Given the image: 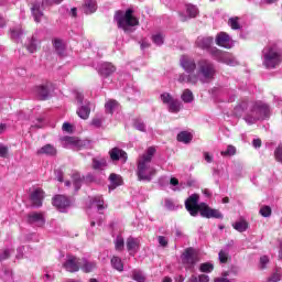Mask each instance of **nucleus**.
<instances>
[{"label": "nucleus", "mask_w": 282, "mask_h": 282, "mask_svg": "<svg viewBox=\"0 0 282 282\" xmlns=\"http://www.w3.org/2000/svg\"><path fill=\"white\" fill-rule=\"evenodd\" d=\"M215 74H217V69L215 68V64L208 59H199L197 62V72L196 74L186 75L184 73L180 74L177 77V82L184 85L185 83L189 85H197V83H210L213 78H215Z\"/></svg>", "instance_id": "nucleus-1"}, {"label": "nucleus", "mask_w": 282, "mask_h": 282, "mask_svg": "<svg viewBox=\"0 0 282 282\" xmlns=\"http://www.w3.org/2000/svg\"><path fill=\"white\" fill-rule=\"evenodd\" d=\"M185 208L192 217H197L200 213L206 219H224V214L219 209H213L207 204H199V195L193 194L185 200Z\"/></svg>", "instance_id": "nucleus-2"}, {"label": "nucleus", "mask_w": 282, "mask_h": 282, "mask_svg": "<svg viewBox=\"0 0 282 282\" xmlns=\"http://www.w3.org/2000/svg\"><path fill=\"white\" fill-rule=\"evenodd\" d=\"M154 155L155 148H149L144 154L139 156L137 164V177L139 182H151L158 175V170L151 163Z\"/></svg>", "instance_id": "nucleus-3"}, {"label": "nucleus", "mask_w": 282, "mask_h": 282, "mask_svg": "<svg viewBox=\"0 0 282 282\" xmlns=\"http://www.w3.org/2000/svg\"><path fill=\"white\" fill-rule=\"evenodd\" d=\"M261 61L264 69H276L282 63V52L274 45L265 46L262 50Z\"/></svg>", "instance_id": "nucleus-4"}, {"label": "nucleus", "mask_w": 282, "mask_h": 282, "mask_svg": "<svg viewBox=\"0 0 282 282\" xmlns=\"http://www.w3.org/2000/svg\"><path fill=\"white\" fill-rule=\"evenodd\" d=\"M115 21H117L118 28L123 30L126 34H131L133 28L139 25L140 21L133 15V9H128L124 11H117L115 14Z\"/></svg>", "instance_id": "nucleus-5"}, {"label": "nucleus", "mask_w": 282, "mask_h": 282, "mask_svg": "<svg viewBox=\"0 0 282 282\" xmlns=\"http://www.w3.org/2000/svg\"><path fill=\"white\" fill-rule=\"evenodd\" d=\"M270 118V107L263 102H257L250 113L245 117L247 124H254L258 120Z\"/></svg>", "instance_id": "nucleus-6"}, {"label": "nucleus", "mask_w": 282, "mask_h": 282, "mask_svg": "<svg viewBox=\"0 0 282 282\" xmlns=\"http://www.w3.org/2000/svg\"><path fill=\"white\" fill-rule=\"evenodd\" d=\"M181 261L186 270H193L197 262L199 261V257L197 256V251L194 248H187L181 254Z\"/></svg>", "instance_id": "nucleus-7"}, {"label": "nucleus", "mask_w": 282, "mask_h": 282, "mask_svg": "<svg viewBox=\"0 0 282 282\" xmlns=\"http://www.w3.org/2000/svg\"><path fill=\"white\" fill-rule=\"evenodd\" d=\"M210 54L213 58L219 61V63H225V65H229V67H236V65H239V61H237V57H235L230 53L219 51L218 48H212Z\"/></svg>", "instance_id": "nucleus-8"}, {"label": "nucleus", "mask_w": 282, "mask_h": 282, "mask_svg": "<svg viewBox=\"0 0 282 282\" xmlns=\"http://www.w3.org/2000/svg\"><path fill=\"white\" fill-rule=\"evenodd\" d=\"M54 90V84L45 82L44 84L37 85L33 88V94L40 98V100H47L51 91Z\"/></svg>", "instance_id": "nucleus-9"}, {"label": "nucleus", "mask_w": 282, "mask_h": 282, "mask_svg": "<svg viewBox=\"0 0 282 282\" xmlns=\"http://www.w3.org/2000/svg\"><path fill=\"white\" fill-rule=\"evenodd\" d=\"M181 67L191 76V74H196L195 70L197 69V63H195V59L191 56L183 55L180 59Z\"/></svg>", "instance_id": "nucleus-10"}, {"label": "nucleus", "mask_w": 282, "mask_h": 282, "mask_svg": "<svg viewBox=\"0 0 282 282\" xmlns=\"http://www.w3.org/2000/svg\"><path fill=\"white\" fill-rule=\"evenodd\" d=\"M80 265H83L80 259L74 256H67L66 263L63 264V268H65L67 272H78V270H80Z\"/></svg>", "instance_id": "nucleus-11"}, {"label": "nucleus", "mask_w": 282, "mask_h": 282, "mask_svg": "<svg viewBox=\"0 0 282 282\" xmlns=\"http://www.w3.org/2000/svg\"><path fill=\"white\" fill-rule=\"evenodd\" d=\"M216 45L219 47H225L226 50H230L235 43L232 42V39H230V35L226 32H220L216 35Z\"/></svg>", "instance_id": "nucleus-12"}, {"label": "nucleus", "mask_w": 282, "mask_h": 282, "mask_svg": "<svg viewBox=\"0 0 282 282\" xmlns=\"http://www.w3.org/2000/svg\"><path fill=\"white\" fill-rule=\"evenodd\" d=\"M44 198L45 192H43L42 188H35L30 195L32 206H34L35 208H41L43 206Z\"/></svg>", "instance_id": "nucleus-13"}, {"label": "nucleus", "mask_w": 282, "mask_h": 282, "mask_svg": "<svg viewBox=\"0 0 282 282\" xmlns=\"http://www.w3.org/2000/svg\"><path fill=\"white\" fill-rule=\"evenodd\" d=\"M69 198L64 195H57L53 198V206H56L59 213H65L66 208H69Z\"/></svg>", "instance_id": "nucleus-14"}, {"label": "nucleus", "mask_w": 282, "mask_h": 282, "mask_svg": "<svg viewBox=\"0 0 282 282\" xmlns=\"http://www.w3.org/2000/svg\"><path fill=\"white\" fill-rule=\"evenodd\" d=\"M29 224L37 226L39 228L45 226V215L43 213L33 212L28 215Z\"/></svg>", "instance_id": "nucleus-15"}, {"label": "nucleus", "mask_w": 282, "mask_h": 282, "mask_svg": "<svg viewBox=\"0 0 282 282\" xmlns=\"http://www.w3.org/2000/svg\"><path fill=\"white\" fill-rule=\"evenodd\" d=\"M61 144L64 149H76L82 147L83 141L78 140L76 137H63L61 138Z\"/></svg>", "instance_id": "nucleus-16"}, {"label": "nucleus", "mask_w": 282, "mask_h": 282, "mask_svg": "<svg viewBox=\"0 0 282 282\" xmlns=\"http://www.w3.org/2000/svg\"><path fill=\"white\" fill-rule=\"evenodd\" d=\"M109 155H110V160H112V162H118L121 160L124 163L128 160L127 152H124L120 148H112L109 151Z\"/></svg>", "instance_id": "nucleus-17"}, {"label": "nucleus", "mask_w": 282, "mask_h": 282, "mask_svg": "<svg viewBox=\"0 0 282 282\" xmlns=\"http://www.w3.org/2000/svg\"><path fill=\"white\" fill-rule=\"evenodd\" d=\"M213 41L214 40L210 36H198L196 40V45L200 50H207L210 54L212 50H217V47H210V45H213Z\"/></svg>", "instance_id": "nucleus-18"}, {"label": "nucleus", "mask_w": 282, "mask_h": 282, "mask_svg": "<svg viewBox=\"0 0 282 282\" xmlns=\"http://www.w3.org/2000/svg\"><path fill=\"white\" fill-rule=\"evenodd\" d=\"M127 250L130 252L131 257H135L140 250V240L133 237H129L126 242Z\"/></svg>", "instance_id": "nucleus-19"}, {"label": "nucleus", "mask_w": 282, "mask_h": 282, "mask_svg": "<svg viewBox=\"0 0 282 282\" xmlns=\"http://www.w3.org/2000/svg\"><path fill=\"white\" fill-rule=\"evenodd\" d=\"M98 72L101 76H105L107 78V76H111V74L116 72V66L111 63L105 62L99 65Z\"/></svg>", "instance_id": "nucleus-20"}, {"label": "nucleus", "mask_w": 282, "mask_h": 282, "mask_svg": "<svg viewBox=\"0 0 282 282\" xmlns=\"http://www.w3.org/2000/svg\"><path fill=\"white\" fill-rule=\"evenodd\" d=\"M83 10L85 14H94V12L98 10V4L96 3V0H85Z\"/></svg>", "instance_id": "nucleus-21"}, {"label": "nucleus", "mask_w": 282, "mask_h": 282, "mask_svg": "<svg viewBox=\"0 0 282 282\" xmlns=\"http://www.w3.org/2000/svg\"><path fill=\"white\" fill-rule=\"evenodd\" d=\"M109 180H110L109 191H116L118 186H122V176L112 173L110 174Z\"/></svg>", "instance_id": "nucleus-22"}, {"label": "nucleus", "mask_w": 282, "mask_h": 282, "mask_svg": "<svg viewBox=\"0 0 282 282\" xmlns=\"http://www.w3.org/2000/svg\"><path fill=\"white\" fill-rule=\"evenodd\" d=\"M80 270H83V272H94V270H96V262L94 261H88L87 259H80Z\"/></svg>", "instance_id": "nucleus-23"}, {"label": "nucleus", "mask_w": 282, "mask_h": 282, "mask_svg": "<svg viewBox=\"0 0 282 282\" xmlns=\"http://www.w3.org/2000/svg\"><path fill=\"white\" fill-rule=\"evenodd\" d=\"M53 47L58 56H65V43H63V40H53Z\"/></svg>", "instance_id": "nucleus-24"}, {"label": "nucleus", "mask_w": 282, "mask_h": 282, "mask_svg": "<svg viewBox=\"0 0 282 282\" xmlns=\"http://www.w3.org/2000/svg\"><path fill=\"white\" fill-rule=\"evenodd\" d=\"M37 155H56V148L52 144H46L37 150Z\"/></svg>", "instance_id": "nucleus-25"}, {"label": "nucleus", "mask_w": 282, "mask_h": 282, "mask_svg": "<svg viewBox=\"0 0 282 282\" xmlns=\"http://www.w3.org/2000/svg\"><path fill=\"white\" fill-rule=\"evenodd\" d=\"M90 113H91V108H89V104H86L85 106H82L80 108L77 109V116L82 118V120H87Z\"/></svg>", "instance_id": "nucleus-26"}, {"label": "nucleus", "mask_w": 282, "mask_h": 282, "mask_svg": "<svg viewBox=\"0 0 282 282\" xmlns=\"http://www.w3.org/2000/svg\"><path fill=\"white\" fill-rule=\"evenodd\" d=\"M31 12L33 14L35 23H41V19H43V11H41V6L33 4L31 8Z\"/></svg>", "instance_id": "nucleus-27"}, {"label": "nucleus", "mask_w": 282, "mask_h": 282, "mask_svg": "<svg viewBox=\"0 0 282 282\" xmlns=\"http://www.w3.org/2000/svg\"><path fill=\"white\" fill-rule=\"evenodd\" d=\"M234 230H237V232H246L248 230V221L245 219L237 220L232 224Z\"/></svg>", "instance_id": "nucleus-28"}, {"label": "nucleus", "mask_w": 282, "mask_h": 282, "mask_svg": "<svg viewBox=\"0 0 282 282\" xmlns=\"http://www.w3.org/2000/svg\"><path fill=\"white\" fill-rule=\"evenodd\" d=\"M25 47L28 52H30V54H34V52L39 50V40H36L35 37L28 40Z\"/></svg>", "instance_id": "nucleus-29"}, {"label": "nucleus", "mask_w": 282, "mask_h": 282, "mask_svg": "<svg viewBox=\"0 0 282 282\" xmlns=\"http://www.w3.org/2000/svg\"><path fill=\"white\" fill-rule=\"evenodd\" d=\"M192 140H193V134H191V132L182 131L177 134V141L183 142L184 144L191 143Z\"/></svg>", "instance_id": "nucleus-30"}, {"label": "nucleus", "mask_w": 282, "mask_h": 282, "mask_svg": "<svg viewBox=\"0 0 282 282\" xmlns=\"http://www.w3.org/2000/svg\"><path fill=\"white\" fill-rule=\"evenodd\" d=\"M181 100H183V102L191 104L195 100V96L191 89H185L181 95Z\"/></svg>", "instance_id": "nucleus-31"}, {"label": "nucleus", "mask_w": 282, "mask_h": 282, "mask_svg": "<svg viewBox=\"0 0 282 282\" xmlns=\"http://www.w3.org/2000/svg\"><path fill=\"white\" fill-rule=\"evenodd\" d=\"M111 265L115 268V270H118V272H122L124 270V264L122 263V259L119 257H112L111 259Z\"/></svg>", "instance_id": "nucleus-32"}, {"label": "nucleus", "mask_w": 282, "mask_h": 282, "mask_svg": "<svg viewBox=\"0 0 282 282\" xmlns=\"http://www.w3.org/2000/svg\"><path fill=\"white\" fill-rule=\"evenodd\" d=\"M132 279H133V281H137V282H145L147 281V276L140 269L132 270Z\"/></svg>", "instance_id": "nucleus-33"}, {"label": "nucleus", "mask_w": 282, "mask_h": 282, "mask_svg": "<svg viewBox=\"0 0 282 282\" xmlns=\"http://www.w3.org/2000/svg\"><path fill=\"white\" fill-rule=\"evenodd\" d=\"M218 259L220 263L230 261V251L228 249H221L218 253Z\"/></svg>", "instance_id": "nucleus-34"}, {"label": "nucleus", "mask_w": 282, "mask_h": 282, "mask_svg": "<svg viewBox=\"0 0 282 282\" xmlns=\"http://www.w3.org/2000/svg\"><path fill=\"white\" fill-rule=\"evenodd\" d=\"M105 109L107 113H113L118 109V101L110 99L105 104Z\"/></svg>", "instance_id": "nucleus-35"}, {"label": "nucleus", "mask_w": 282, "mask_h": 282, "mask_svg": "<svg viewBox=\"0 0 282 282\" xmlns=\"http://www.w3.org/2000/svg\"><path fill=\"white\" fill-rule=\"evenodd\" d=\"M21 36H23V30L21 26L11 30V39L12 41L19 42L21 41Z\"/></svg>", "instance_id": "nucleus-36"}, {"label": "nucleus", "mask_w": 282, "mask_h": 282, "mask_svg": "<svg viewBox=\"0 0 282 282\" xmlns=\"http://www.w3.org/2000/svg\"><path fill=\"white\" fill-rule=\"evenodd\" d=\"M169 111L171 113H178L180 109H182V104L177 99H174L169 106H167Z\"/></svg>", "instance_id": "nucleus-37"}, {"label": "nucleus", "mask_w": 282, "mask_h": 282, "mask_svg": "<svg viewBox=\"0 0 282 282\" xmlns=\"http://www.w3.org/2000/svg\"><path fill=\"white\" fill-rule=\"evenodd\" d=\"M105 166H107V161L105 159H94L93 160V169H95V171H100L102 169H105Z\"/></svg>", "instance_id": "nucleus-38"}, {"label": "nucleus", "mask_w": 282, "mask_h": 282, "mask_svg": "<svg viewBox=\"0 0 282 282\" xmlns=\"http://www.w3.org/2000/svg\"><path fill=\"white\" fill-rule=\"evenodd\" d=\"M215 270V265L212 262H204L199 265V271L210 274Z\"/></svg>", "instance_id": "nucleus-39"}, {"label": "nucleus", "mask_w": 282, "mask_h": 282, "mask_svg": "<svg viewBox=\"0 0 282 282\" xmlns=\"http://www.w3.org/2000/svg\"><path fill=\"white\" fill-rule=\"evenodd\" d=\"M93 206H96L98 210L105 209V200L102 199V196H95L91 202Z\"/></svg>", "instance_id": "nucleus-40"}, {"label": "nucleus", "mask_w": 282, "mask_h": 282, "mask_svg": "<svg viewBox=\"0 0 282 282\" xmlns=\"http://www.w3.org/2000/svg\"><path fill=\"white\" fill-rule=\"evenodd\" d=\"M186 12L188 14V19H195V17H197V14H199V10L197 9V7H195L193 4L186 6Z\"/></svg>", "instance_id": "nucleus-41"}, {"label": "nucleus", "mask_w": 282, "mask_h": 282, "mask_svg": "<svg viewBox=\"0 0 282 282\" xmlns=\"http://www.w3.org/2000/svg\"><path fill=\"white\" fill-rule=\"evenodd\" d=\"M115 248L119 252H122V250H124V238L122 236H117L115 240Z\"/></svg>", "instance_id": "nucleus-42"}, {"label": "nucleus", "mask_w": 282, "mask_h": 282, "mask_svg": "<svg viewBox=\"0 0 282 282\" xmlns=\"http://www.w3.org/2000/svg\"><path fill=\"white\" fill-rule=\"evenodd\" d=\"M73 184H74L75 191H80V186H83V178L78 173L73 174Z\"/></svg>", "instance_id": "nucleus-43"}, {"label": "nucleus", "mask_w": 282, "mask_h": 282, "mask_svg": "<svg viewBox=\"0 0 282 282\" xmlns=\"http://www.w3.org/2000/svg\"><path fill=\"white\" fill-rule=\"evenodd\" d=\"M152 43H154V45H164V35L162 33H156L154 35H152Z\"/></svg>", "instance_id": "nucleus-44"}, {"label": "nucleus", "mask_w": 282, "mask_h": 282, "mask_svg": "<svg viewBox=\"0 0 282 282\" xmlns=\"http://www.w3.org/2000/svg\"><path fill=\"white\" fill-rule=\"evenodd\" d=\"M235 153H237V148L234 145H228L226 151L220 152V155H223V158H228L230 155H235Z\"/></svg>", "instance_id": "nucleus-45"}, {"label": "nucleus", "mask_w": 282, "mask_h": 282, "mask_svg": "<svg viewBox=\"0 0 282 282\" xmlns=\"http://www.w3.org/2000/svg\"><path fill=\"white\" fill-rule=\"evenodd\" d=\"M0 276L2 280H4L6 282H13L14 278L12 276V271L10 270H4L0 273Z\"/></svg>", "instance_id": "nucleus-46"}, {"label": "nucleus", "mask_w": 282, "mask_h": 282, "mask_svg": "<svg viewBox=\"0 0 282 282\" xmlns=\"http://www.w3.org/2000/svg\"><path fill=\"white\" fill-rule=\"evenodd\" d=\"M228 25L231 30H241V25L239 24V18H230L228 21Z\"/></svg>", "instance_id": "nucleus-47"}, {"label": "nucleus", "mask_w": 282, "mask_h": 282, "mask_svg": "<svg viewBox=\"0 0 282 282\" xmlns=\"http://www.w3.org/2000/svg\"><path fill=\"white\" fill-rule=\"evenodd\" d=\"M133 127L134 129H137V131H147V124H144V121H142L141 119H135Z\"/></svg>", "instance_id": "nucleus-48"}, {"label": "nucleus", "mask_w": 282, "mask_h": 282, "mask_svg": "<svg viewBox=\"0 0 282 282\" xmlns=\"http://www.w3.org/2000/svg\"><path fill=\"white\" fill-rule=\"evenodd\" d=\"M165 208H167V210H177V208H180V205H176L171 198H166Z\"/></svg>", "instance_id": "nucleus-49"}, {"label": "nucleus", "mask_w": 282, "mask_h": 282, "mask_svg": "<svg viewBox=\"0 0 282 282\" xmlns=\"http://www.w3.org/2000/svg\"><path fill=\"white\" fill-rule=\"evenodd\" d=\"M173 100H174L173 97L169 93H163L161 95V101L163 102V105L169 106Z\"/></svg>", "instance_id": "nucleus-50"}, {"label": "nucleus", "mask_w": 282, "mask_h": 282, "mask_svg": "<svg viewBox=\"0 0 282 282\" xmlns=\"http://www.w3.org/2000/svg\"><path fill=\"white\" fill-rule=\"evenodd\" d=\"M10 254H12V250L10 249L0 250V261H6V259H10Z\"/></svg>", "instance_id": "nucleus-51"}, {"label": "nucleus", "mask_w": 282, "mask_h": 282, "mask_svg": "<svg viewBox=\"0 0 282 282\" xmlns=\"http://www.w3.org/2000/svg\"><path fill=\"white\" fill-rule=\"evenodd\" d=\"M260 215H262V217H270V215H272V208H270V206H263L260 208Z\"/></svg>", "instance_id": "nucleus-52"}, {"label": "nucleus", "mask_w": 282, "mask_h": 282, "mask_svg": "<svg viewBox=\"0 0 282 282\" xmlns=\"http://www.w3.org/2000/svg\"><path fill=\"white\" fill-rule=\"evenodd\" d=\"M104 121H105V119L102 117H96L93 119L91 124H93V127L100 129V127H102Z\"/></svg>", "instance_id": "nucleus-53"}, {"label": "nucleus", "mask_w": 282, "mask_h": 282, "mask_svg": "<svg viewBox=\"0 0 282 282\" xmlns=\"http://www.w3.org/2000/svg\"><path fill=\"white\" fill-rule=\"evenodd\" d=\"M274 158L276 162H280L282 164V145H279L274 151Z\"/></svg>", "instance_id": "nucleus-54"}, {"label": "nucleus", "mask_w": 282, "mask_h": 282, "mask_svg": "<svg viewBox=\"0 0 282 282\" xmlns=\"http://www.w3.org/2000/svg\"><path fill=\"white\" fill-rule=\"evenodd\" d=\"M268 263H270V258H268V256H262V257L260 258V268H261L262 270H265V265H267Z\"/></svg>", "instance_id": "nucleus-55"}, {"label": "nucleus", "mask_w": 282, "mask_h": 282, "mask_svg": "<svg viewBox=\"0 0 282 282\" xmlns=\"http://www.w3.org/2000/svg\"><path fill=\"white\" fill-rule=\"evenodd\" d=\"M158 241L161 248H166V246H169V239H166L164 236H159Z\"/></svg>", "instance_id": "nucleus-56"}, {"label": "nucleus", "mask_w": 282, "mask_h": 282, "mask_svg": "<svg viewBox=\"0 0 282 282\" xmlns=\"http://www.w3.org/2000/svg\"><path fill=\"white\" fill-rule=\"evenodd\" d=\"M281 281V273L279 271L274 272L269 279L268 282H279Z\"/></svg>", "instance_id": "nucleus-57"}, {"label": "nucleus", "mask_w": 282, "mask_h": 282, "mask_svg": "<svg viewBox=\"0 0 282 282\" xmlns=\"http://www.w3.org/2000/svg\"><path fill=\"white\" fill-rule=\"evenodd\" d=\"M0 158H8V147L0 144Z\"/></svg>", "instance_id": "nucleus-58"}, {"label": "nucleus", "mask_w": 282, "mask_h": 282, "mask_svg": "<svg viewBox=\"0 0 282 282\" xmlns=\"http://www.w3.org/2000/svg\"><path fill=\"white\" fill-rule=\"evenodd\" d=\"M62 129H63V131H66V133H72V131H73V127L70 126L69 122H65V123L62 126Z\"/></svg>", "instance_id": "nucleus-59"}, {"label": "nucleus", "mask_w": 282, "mask_h": 282, "mask_svg": "<svg viewBox=\"0 0 282 282\" xmlns=\"http://www.w3.org/2000/svg\"><path fill=\"white\" fill-rule=\"evenodd\" d=\"M209 281H210V276L206 274L198 275V282H209Z\"/></svg>", "instance_id": "nucleus-60"}, {"label": "nucleus", "mask_w": 282, "mask_h": 282, "mask_svg": "<svg viewBox=\"0 0 282 282\" xmlns=\"http://www.w3.org/2000/svg\"><path fill=\"white\" fill-rule=\"evenodd\" d=\"M204 159L208 164L213 162V155H210L208 152H204Z\"/></svg>", "instance_id": "nucleus-61"}, {"label": "nucleus", "mask_w": 282, "mask_h": 282, "mask_svg": "<svg viewBox=\"0 0 282 282\" xmlns=\"http://www.w3.org/2000/svg\"><path fill=\"white\" fill-rule=\"evenodd\" d=\"M252 145L254 149H261V139H253Z\"/></svg>", "instance_id": "nucleus-62"}, {"label": "nucleus", "mask_w": 282, "mask_h": 282, "mask_svg": "<svg viewBox=\"0 0 282 282\" xmlns=\"http://www.w3.org/2000/svg\"><path fill=\"white\" fill-rule=\"evenodd\" d=\"M186 280V278H184V275H176L174 278V282H184Z\"/></svg>", "instance_id": "nucleus-63"}, {"label": "nucleus", "mask_w": 282, "mask_h": 282, "mask_svg": "<svg viewBox=\"0 0 282 282\" xmlns=\"http://www.w3.org/2000/svg\"><path fill=\"white\" fill-rule=\"evenodd\" d=\"M214 282H230L228 278H216Z\"/></svg>", "instance_id": "nucleus-64"}]
</instances>
